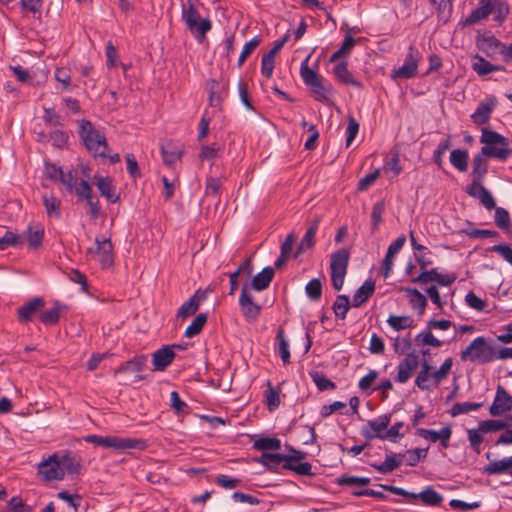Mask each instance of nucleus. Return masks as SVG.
<instances>
[{"label": "nucleus", "instance_id": "nucleus-56", "mask_svg": "<svg viewBox=\"0 0 512 512\" xmlns=\"http://www.w3.org/2000/svg\"><path fill=\"white\" fill-rule=\"evenodd\" d=\"M308 87H310L311 92L314 94L315 99L320 102H325L328 97L327 95L331 92V87H326L322 83V77L312 82Z\"/></svg>", "mask_w": 512, "mask_h": 512}, {"label": "nucleus", "instance_id": "nucleus-1", "mask_svg": "<svg viewBox=\"0 0 512 512\" xmlns=\"http://www.w3.org/2000/svg\"><path fill=\"white\" fill-rule=\"evenodd\" d=\"M182 20L190 32H209L212 28L210 11L200 0L183 3Z\"/></svg>", "mask_w": 512, "mask_h": 512}, {"label": "nucleus", "instance_id": "nucleus-12", "mask_svg": "<svg viewBox=\"0 0 512 512\" xmlns=\"http://www.w3.org/2000/svg\"><path fill=\"white\" fill-rule=\"evenodd\" d=\"M248 284H243L239 297V307L244 319L248 322H254L260 315L261 306L253 301L252 295L248 291Z\"/></svg>", "mask_w": 512, "mask_h": 512}, {"label": "nucleus", "instance_id": "nucleus-11", "mask_svg": "<svg viewBox=\"0 0 512 512\" xmlns=\"http://www.w3.org/2000/svg\"><path fill=\"white\" fill-rule=\"evenodd\" d=\"M477 48L487 57L494 59L498 55H502L505 61L506 45L495 38L493 35L486 36L485 34H478L476 38Z\"/></svg>", "mask_w": 512, "mask_h": 512}, {"label": "nucleus", "instance_id": "nucleus-17", "mask_svg": "<svg viewBox=\"0 0 512 512\" xmlns=\"http://www.w3.org/2000/svg\"><path fill=\"white\" fill-rule=\"evenodd\" d=\"M511 410L512 395H510L503 386L498 385L494 401L489 408L490 415L496 417Z\"/></svg>", "mask_w": 512, "mask_h": 512}, {"label": "nucleus", "instance_id": "nucleus-62", "mask_svg": "<svg viewBox=\"0 0 512 512\" xmlns=\"http://www.w3.org/2000/svg\"><path fill=\"white\" fill-rule=\"evenodd\" d=\"M468 441L470 443L471 448L477 454L481 452V444L484 441L483 432L477 429H469L467 431Z\"/></svg>", "mask_w": 512, "mask_h": 512}, {"label": "nucleus", "instance_id": "nucleus-49", "mask_svg": "<svg viewBox=\"0 0 512 512\" xmlns=\"http://www.w3.org/2000/svg\"><path fill=\"white\" fill-rule=\"evenodd\" d=\"M379 487H381L385 491H389L393 494L403 496L407 503L415 504L417 500L419 499L418 493L409 492L403 488L388 485V484H379Z\"/></svg>", "mask_w": 512, "mask_h": 512}, {"label": "nucleus", "instance_id": "nucleus-40", "mask_svg": "<svg viewBox=\"0 0 512 512\" xmlns=\"http://www.w3.org/2000/svg\"><path fill=\"white\" fill-rule=\"evenodd\" d=\"M469 154L467 150L454 149L450 153L451 164L460 172L467 171Z\"/></svg>", "mask_w": 512, "mask_h": 512}, {"label": "nucleus", "instance_id": "nucleus-33", "mask_svg": "<svg viewBox=\"0 0 512 512\" xmlns=\"http://www.w3.org/2000/svg\"><path fill=\"white\" fill-rule=\"evenodd\" d=\"M512 469V456L503 458L498 461H491L489 464L485 465L482 469V472L487 475H499L502 473H509V470Z\"/></svg>", "mask_w": 512, "mask_h": 512}, {"label": "nucleus", "instance_id": "nucleus-16", "mask_svg": "<svg viewBox=\"0 0 512 512\" xmlns=\"http://www.w3.org/2000/svg\"><path fill=\"white\" fill-rule=\"evenodd\" d=\"M46 305L42 297H34L17 309V319L22 324L31 322Z\"/></svg>", "mask_w": 512, "mask_h": 512}, {"label": "nucleus", "instance_id": "nucleus-44", "mask_svg": "<svg viewBox=\"0 0 512 512\" xmlns=\"http://www.w3.org/2000/svg\"><path fill=\"white\" fill-rule=\"evenodd\" d=\"M413 322H414L413 318L408 315H405V316L390 315L387 319V323L389 324V326L396 331L411 328L413 326Z\"/></svg>", "mask_w": 512, "mask_h": 512}, {"label": "nucleus", "instance_id": "nucleus-27", "mask_svg": "<svg viewBox=\"0 0 512 512\" xmlns=\"http://www.w3.org/2000/svg\"><path fill=\"white\" fill-rule=\"evenodd\" d=\"M334 75L338 81L345 85H351L357 88H362L363 84L359 80L355 79L352 73L348 70V64L346 61L338 63L333 69Z\"/></svg>", "mask_w": 512, "mask_h": 512}, {"label": "nucleus", "instance_id": "nucleus-22", "mask_svg": "<svg viewBox=\"0 0 512 512\" xmlns=\"http://www.w3.org/2000/svg\"><path fill=\"white\" fill-rule=\"evenodd\" d=\"M175 352L169 345L163 346L152 354L154 370L164 371L174 360Z\"/></svg>", "mask_w": 512, "mask_h": 512}, {"label": "nucleus", "instance_id": "nucleus-50", "mask_svg": "<svg viewBox=\"0 0 512 512\" xmlns=\"http://www.w3.org/2000/svg\"><path fill=\"white\" fill-rule=\"evenodd\" d=\"M309 375L319 391L334 390L336 388V384L319 371H310Z\"/></svg>", "mask_w": 512, "mask_h": 512}, {"label": "nucleus", "instance_id": "nucleus-41", "mask_svg": "<svg viewBox=\"0 0 512 512\" xmlns=\"http://www.w3.org/2000/svg\"><path fill=\"white\" fill-rule=\"evenodd\" d=\"M43 205L49 217H54L56 219L61 217V201L54 194L44 195Z\"/></svg>", "mask_w": 512, "mask_h": 512}, {"label": "nucleus", "instance_id": "nucleus-59", "mask_svg": "<svg viewBox=\"0 0 512 512\" xmlns=\"http://www.w3.org/2000/svg\"><path fill=\"white\" fill-rule=\"evenodd\" d=\"M301 126L303 128H307L310 133L309 138L306 140L304 147L306 150H314L317 145V140L319 138V131L314 124H309L306 120H302Z\"/></svg>", "mask_w": 512, "mask_h": 512}, {"label": "nucleus", "instance_id": "nucleus-20", "mask_svg": "<svg viewBox=\"0 0 512 512\" xmlns=\"http://www.w3.org/2000/svg\"><path fill=\"white\" fill-rule=\"evenodd\" d=\"M488 173V162L486 160V156L482 155L480 152L474 155L472 160V171L471 178L472 181L469 185H479L483 184V181Z\"/></svg>", "mask_w": 512, "mask_h": 512}, {"label": "nucleus", "instance_id": "nucleus-57", "mask_svg": "<svg viewBox=\"0 0 512 512\" xmlns=\"http://www.w3.org/2000/svg\"><path fill=\"white\" fill-rule=\"evenodd\" d=\"M495 210V224L502 230H509L511 228V219L509 212L503 207H496Z\"/></svg>", "mask_w": 512, "mask_h": 512}, {"label": "nucleus", "instance_id": "nucleus-35", "mask_svg": "<svg viewBox=\"0 0 512 512\" xmlns=\"http://www.w3.org/2000/svg\"><path fill=\"white\" fill-rule=\"evenodd\" d=\"M402 291L407 293L410 296V305L413 309L418 310V314L422 315L427 306L426 297L418 291L416 288L404 287L401 288Z\"/></svg>", "mask_w": 512, "mask_h": 512}, {"label": "nucleus", "instance_id": "nucleus-39", "mask_svg": "<svg viewBox=\"0 0 512 512\" xmlns=\"http://www.w3.org/2000/svg\"><path fill=\"white\" fill-rule=\"evenodd\" d=\"M401 465V460H397L396 453H390L385 456V460L380 464H371L381 474H388Z\"/></svg>", "mask_w": 512, "mask_h": 512}, {"label": "nucleus", "instance_id": "nucleus-53", "mask_svg": "<svg viewBox=\"0 0 512 512\" xmlns=\"http://www.w3.org/2000/svg\"><path fill=\"white\" fill-rule=\"evenodd\" d=\"M385 211V203L383 200L377 201L373 204L371 211V230L375 232L378 230L382 222V215Z\"/></svg>", "mask_w": 512, "mask_h": 512}, {"label": "nucleus", "instance_id": "nucleus-10", "mask_svg": "<svg viewBox=\"0 0 512 512\" xmlns=\"http://www.w3.org/2000/svg\"><path fill=\"white\" fill-rule=\"evenodd\" d=\"M38 474L47 482L64 479L63 467L61 466L58 453L50 455L39 463Z\"/></svg>", "mask_w": 512, "mask_h": 512}, {"label": "nucleus", "instance_id": "nucleus-37", "mask_svg": "<svg viewBox=\"0 0 512 512\" xmlns=\"http://www.w3.org/2000/svg\"><path fill=\"white\" fill-rule=\"evenodd\" d=\"M419 499L427 506L437 507L443 502V496L438 493L432 486L426 487L418 493Z\"/></svg>", "mask_w": 512, "mask_h": 512}, {"label": "nucleus", "instance_id": "nucleus-46", "mask_svg": "<svg viewBox=\"0 0 512 512\" xmlns=\"http://www.w3.org/2000/svg\"><path fill=\"white\" fill-rule=\"evenodd\" d=\"M282 469L292 471L300 476L312 477L315 475L312 471V465L309 462L286 463L282 465Z\"/></svg>", "mask_w": 512, "mask_h": 512}, {"label": "nucleus", "instance_id": "nucleus-55", "mask_svg": "<svg viewBox=\"0 0 512 512\" xmlns=\"http://www.w3.org/2000/svg\"><path fill=\"white\" fill-rule=\"evenodd\" d=\"M336 483L340 486H368L371 483L368 477L342 475L336 479Z\"/></svg>", "mask_w": 512, "mask_h": 512}, {"label": "nucleus", "instance_id": "nucleus-23", "mask_svg": "<svg viewBox=\"0 0 512 512\" xmlns=\"http://www.w3.org/2000/svg\"><path fill=\"white\" fill-rule=\"evenodd\" d=\"M494 107L495 101L492 99L480 102L475 112L471 115L473 123L478 126L487 124L490 121Z\"/></svg>", "mask_w": 512, "mask_h": 512}, {"label": "nucleus", "instance_id": "nucleus-48", "mask_svg": "<svg viewBox=\"0 0 512 512\" xmlns=\"http://www.w3.org/2000/svg\"><path fill=\"white\" fill-rule=\"evenodd\" d=\"M280 389L273 387L270 381L267 382V390L265 392L266 404L269 411L277 409L280 405Z\"/></svg>", "mask_w": 512, "mask_h": 512}, {"label": "nucleus", "instance_id": "nucleus-15", "mask_svg": "<svg viewBox=\"0 0 512 512\" xmlns=\"http://www.w3.org/2000/svg\"><path fill=\"white\" fill-rule=\"evenodd\" d=\"M419 364L418 355L415 352H409L399 362L394 380L398 383H406L412 377Z\"/></svg>", "mask_w": 512, "mask_h": 512}, {"label": "nucleus", "instance_id": "nucleus-58", "mask_svg": "<svg viewBox=\"0 0 512 512\" xmlns=\"http://www.w3.org/2000/svg\"><path fill=\"white\" fill-rule=\"evenodd\" d=\"M478 428L483 433L495 432L505 430L508 428V423L501 420H483L479 423Z\"/></svg>", "mask_w": 512, "mask_h": 512}, {"label": "nucleus", "instance_id": "nucleus-9", "mask_svg": "<svg viewBox=\"0 0 512 512\" xmlns=\"http://www.w3.org/2000/svg\"><path fill=\"white\" fill-rule=\"evenodd\" d=\"M78 200H85L88 205L87 214L93 220L101 216V205L97 196L93 195L92 188L87 180H81L76 189Z\"/></svg>", "mask_w": 512, "mask_h": 512}, {"label": "nucleus", "instance_id": "nucleus-64", "mask_svg": "<svg viewBox=\"0 0 512 512\" xmlns=\"http://www.w3.org/2000/svg\"><path fill=\"white\" fill-rule=\"evenodd\" d=\"M69 192L74 191L76 193V189L78 186V177L77 172L73 169L69 170L68 172H62L61 178L59 180Z\"/></svg>", "mask_w": 512, "mask_h": 512}, {"label": "nucleus", "instance_id": "nucleus-28", "mask_svg": "<svg viewBox=\"0 0 512 512\" xmlns=\"http://www.w3.org/2000/svg\"><path fill=\"white\" fill-rule=\"evenodd\" d=\"M268 471L279 473V465L286 464V455L280 453L263 452L257 459Z\"/></svg>", "mask_w": 512, "mask_h": 512}, {"label": "nucleus", "instance_id": "nucleus-8", "mask_svg": "<svg viewBox=\"0 0 512 512\" xmlns=\"http://www.w3.org/2000/svg\"><path fill=\"white\" fill-rule=\"evenodd\" d=\"M95 248H88L89 254L97 257L102 268L107 269L114 264V246L110 238L96 236Z\"/></svg>", "mask_w": 512, "mask_h": 512}, {"label": "nucleus", "instance_id": "nucleus-52", "mask_svg": "<svg viewBox=\"0 0 512 512\" xmlns=\"http://www.w3.org/2000/svg\"><path fill=\"white\" fill-rule=\"evenodd\" d=\"M307 297L311 301H319L322 296V283L319 278L311 279L305 287Z\"/></svg>", "mask_w": 512, "mask_h": 512}, {"label": "nucleus", "instance_id": "nucleus-18", "mask_svg": "<svg viewBox=\"0 0 512 512\" xmlns=\"http://www.w3.org/2000/svg\"><path fill=\"white\" fill-rule=\"evenodd\" d=\"M415 434L430 442L440 441V445L446 449L449 447V440L452 435V428L450 425L444 426L440 431L425 428H417Z\"/></svg>", "mask_w": 512, "mask_h": 512}, {"label": "nucleus", "instance_id": "nucleus-42", "mask_svg": "<svg viewBox=\"0 0 512 512\" xmlns=\"http://www.w3.org/2000/svg\"><path fill=\"white\" fill-rule=\"evenodd\" d=\"M352 303L347 295H338L332 305L335 316L341 320L346 318L347 312Z\"/></svg>", "mask_w": 512, "mask_h": 512}, {"label": "nucleus", "instance_id": "nucleus-38", "mask_svg": "<svg viewBox=\"0 0 512 512\" xmlns=\"http://www.w3.org/2000/svg\"><path fill=\"white\" fill-rule=\"evenodd\" d=\"M26 237L24 234L19 235L12 231H6L0 238V250H6L9 247L20 248L24 245Z\"/></svg>", "mask_w": 512, "mask_h": 512}, {"label": "nucleus", "instance_id": "nucleus-45", "mask_svg": "<svg viewBox=\"0 0 512 512\" xmlns=\"http://www.w3.org/2000/svg\"><path fill=\"white\" fill-rule=\"evenodd\" d=\"M253 448L259 451L279 450L281 441L277 437H261L254 442Z\"/></svg>", "mask_w": 512, "mask_h": 512}, {"label": "nucleus", "instance_id": "nucleus-13", "mask_svg": "<svg viewBox=\"0 0 512 512\" xmlns=\"http://www.w3.org/2000/svg\"><path fill=\"white\" fill-rule=\"evenodd\" d=\"M419 51L412 45L409 46L404 64L394 72V77L410 79L417 74L418 62L420 60Z\"/></svg>", "mask_w": 512, "mask_h": 512}, {"label": "nucleus", "instance_id": "nucleus-3", "mask_svg": "<svg viewBox=\"0 0 512 512\" xmlns=\"http://www.w3.org/2000/svg\"><path fill=\"white\" fill-rule=\"evenodd\" d=\"M78 134L86 149L94 157H108V143L106 138L94 127L91 121L85 119L79 121Z\"/></svg>", "mask_w": 512, "mask_h": 512}, {"label": "nucleus", "instance_id": "nucleus-32", "mask_svg": "<svg viewBox=\"0 0 512 512\" xmlns=\"http://www.w3.org/2000/svg\"><path fill=\"white\" fill-rule=\"evenodd\" d=\"M318 230V221H315L311 224V226L306 230L304 236L302 237L300 243L298 244L294 257L297 258L304 251L311 249L315 244V236Z\"/></svg>", "mask_w": 512, "mask_h": 512}, {"label": "nucleus", "instance_id": "nucleus-63", "mask_svg": "<svg viewBox=\"0 0 512 512\" xmlns=\"http://www.w3.org/2000/svg\"><path fill=\"white\" fill-rule=\"evenodd\" d=\"M415 342L417 345H429L433 347H440L442 345V342L434 337V335L431 332V329H428V331H422L415 337Z\"/></svg>", "mask_w": 512, "mask_h": 512}, {"label": "nucleus", "instance_id": "nucleus-34", "mask_svg": "<svg viewBox=\"0 0 512 512\" xmlns=\"http://www.w3.org/2000/svg\"><path fill=\"white\" fill-rule=\"evenodd\" d=\"M473 58L477 61L472 64V69L479 76H485L494 71H505L504 66L493 65L488 60H486L484 57H482L478 54H476Z\"/></svg>", "mask_w": 512, "mask_h": 512}, {"label": "nucleus", "instance_id": "nucleus-61", "mask_svg": "<svg viewBox=\"0 0 512 512\" xmlns=\"http://www.w3.org/2000/svg\"><path fill=\"white\" fill-rule=\"evenodd\" d=\"M199 309L198 302L194 299L193 296L189 298L188 301L184 302L181 307L177 311V317L181 319H185L188 316H191L197 312Z\"/></svg>", "mask_w": 512, "mask_h": 512}, {"label": "nucleus", "instance_id": "nucleus-54", "mask_svg": "<svg viewBox=\"0 0 512 512\" xmlns=\"http://www.w3.org/2000/svg\"><path fill=\"white\" fill-rule=\"evenodd\" d=\"M482 407V403H476V402H458L455 403L451 410L450 414L453 417H456L460 414H467L471 411L478 410Z\"/></svg>", "mask_w": 512, "mask_h": 512}, {"label": "nucleus", "instance_id": "nucleus-60", "mask_svg": "<svg viewBox=\"0 0 512 512\" xmlns=\"http://www.w3.org/2000/svg\"><path fill=\"white\" fill-rule=\"evenodd\" d=\"M309 56L301 63L300 74L303 82L309 86L312 82H315L321 76L308 66Z\"/></svg>", "mask_w": 512, "mask_h": 512}, {"label": "nucleus", "instance_id": "nucleus-6", "mask_svg": "<svg viewBox=\"0 0 512 512\" xmlns=\"http://www.w3.org/2000/svg\"><path fill=\"white\" fill-rule=\"evenodd\" d=\"M462 361L476 364H486L496 359V351L483 336L476 337L465 350L461 352Z\"/></svg>", "mask_w": 512, "mask_h": 512}, {"label": "nucleus", "instance_id": "nucleus-5", "mask_svg": "<svg viewBox=\"0 0 512 512\" xmlns=\"http://www.w3.org/2000/svg\"><path fill=\"white\" fill-rule=\"evenodd\" d=\"M453 359L448 357L441 364L440 368L432 372V366L428 359L423 358L420 362V371L415 378V385L422 391H428L431 389L430 380L437 386L443 380H445L452 368Z\"/></svg>", "mask_w": 512, "mask_h": 512}, {"label": "nucleus", "instance_id": "nucleus-14", "mask_svg": "<svg viewBox=\"0 0 512 512\" xmlns=\"http://www.w3.org/2000/svg\"><path fill=\"white\" fill-rule=\"evenodd\" d=\"M390 421L391 414H383L377 419L369 420L367 426L370 429L363 427L361 433L366 439L369 440L374 438L385 440V432L390 424Z\"/></svg>", "mask_w": 512, "mask_h": 512}, {"label": "nucleus", "instance_id": "nucleus-51", "mask_svg": "<svg viewBox=\"0 0 512 512\" xmlns=\"http://www.w3.org/2000/svg\"><path fill=\"white\" fill-rule=\"evenodd\" d=\"M276 339L279 344V356L281 357L283 364L287 365L290 363V351L288 341L285 339L284 330L282 328L278 330Z\"/></svg>", "mask_w": 512, "mask_h": 512}, {"label": "nucleus", "instance_id": "nucleus-31", "mask_svg": "<svg viewBox=\"0 0 512 512\" xmlns=\"http://www.w3.org/2000/svg\"><path fill=\"white\" fill-rule=\"evenodd\" d=\"M480 6L473 9L465 19V24H474L482 19L487 18L493 10V4L490 0H479Z\"/></svg>", "mask_w": 512, "mask_h": 512}, {"label": "nucleus", "instance_id": "nucleus-19", "mask_svg": "<svg viewBox=\"0 0 512 512\" xmlns=\"http://www.w3.org/2000/svg\"><path fill=\"white\" fill-rule=\"evenodd\" d=\"M465 192L473 197L479 199L481 204L487 209L492 210L496 208V202L488 189H486L483 184L477 185H467L465 188Z\"/></svg>", "mask_w": 512, "mask_h": 512}, {"label": "nucleus", "instance_id": "nucleus-36", "mask_svg": "<svg viewBox=\"0 0 512 512\" xmlns=\"http://www.w3.org/2000/svg\"><path fill=\"white\" fill-rule=\"evenodd\" d=\"M61 466L63 467L64 474H79L81 470V460L76 456L72 455L71 452H66L60 456Z\"/></svg>", "mask_w": 512, "mask_h": 512}, {"label": "nucleus", "instance_id": "nucleus-47", "mask_svg": "<svg viewBox=\"0 0 512 512\" xmlns=\"http://www.w3.org/2000/svg\"><path fill=\"white\" fill-rule=\"evenodd\" d=\"M55 80L62 85L63 91H71V70L68 67H58L54 73Z\"/></svg>", "mask_w": 512, "mask_h": 512}, {"label": "nucleus", "instance_id": "nucleus-24", "mask_svg": "<svg viewBox=\"0 0 512 512\" xmlns=\"http://www.w3.org/2000/svg\"><path fill=\"white\" fill-rule=\"evenodd\" d=\"M94 179L101 196L105 197L110 203L119 201L120 196L116 193V189L110 177L95 176Z\"/></svg>", "mask_w": 512, "mask_h": 512}, {"label": "nucleus", "instance_id": "nucleus-29", "mask_svg": "<svg viewBox=\"0 0 512 512\" xmlns=\"http://www.w3.org/2000/svg\"><path fill=\"white\" fill-rule=\"evenodd\" d=\"M147 364L146 355H136L132 359L122 363L117 369L116 373H140L144 370Z\"/></svg>", "mask_w": 512, "mask_h": 512}, {"label": "nucleus", "instance_id": "nucleus-7", "mask_svg": "<svg viewBox=\"0 0 512 512\" xmlns=\"http://www.w3.org/2000/svg\"><path fill=\"white\" fill-rule=\"evenodd\" d=\"M349 259L350 252L346 248L339 249L331 255V282L333 288L337 291H340L343 287Z\"/></svg>", "mask_w": 512, "mask_h": 512}, {"label": "nucleus", "instance_id": "nucleus-21", "mask_svg": "<svg viewBox=\"0 0 512 512\" xmlns=\"http://www.w3.org/2000/svg\"><path fill=\"white\" fill-rule=\"evenodd\" d=\"M160 151L163 162L168 166L175 164L183 155L182 145L172 140L161 143Z\"/></svg>", "mask_w": 512, "mask_h": 512}, {"label": "nucleus", "instance_id": "nucleus-43", "mask_svg": "<svg viewBox=\"0 0 512 512\" xmlns=\"http://www.w3.org/2000/svg\"><path fill=\"white\" fill-rule=\"evenodd\" d=\"M208 316L206 313H199L192 323L186 328L185 336L188 338H193L201 333L207 322Z\"/></svg>", "mask_w": 512, "mask_h": 512}, {"label": "nucleus", "instance_id": "nucleus-2", "mask_svg": "<svg viewBox=\"0 0 512 512\" xmlns=\"http://www.w3.org/2000/svg\"><path fill=\"white\" fill-rule=\"evenodd\" d=\"M480 142L485 144V146L481 148L480 153L486 157L506 161L512 155L508 138L498 132L483 128Z\"/></svg>", "mask_w": 512, "mask_h": 512}, {"label": "nucleus", "instance_id": "nucleus-4", "mask_svg": "<svg viewBox=\"0 0 512 512\" xmlns=\"http://www.w3.org/2000/svg\"><path fill=\"white\" fill-rule=\"evenodd\" d=\"M87 443L101 446L104 448H112L119 452H126L128 450L143 451L147 448V442L139 438L131 437H118V436H100V435H87L84 437Z\"/></svg>", "mask_w": 512, "mask_h": 512}, {"label": "nucleus", "instance_id": "nucleus-30", "mask_svg": "<svg viewBox=\"0 0 512 512\" xmlns=\"http://www.w3.org/2000/svg\"><path fill=\"white\" fill-rule=\"evenodd\" d=\"M374 291L375 282L371 279L366 280L353 295L352 306L360 307L373 295Z\"/></svg>", "mask_w": 512, "mask_h": 512}, {"label": "nucleus", "instance_id": "nucleus-26", "mask_svg": "<svg viewBox=\"0 0 512 512\" xmlns=\"http://www.w3.org/2000/svg\"><path fill=\"white\" fill-rule=\"evenodd\" d=\"M274 275L275 271L273 267L267 266L263 268L261 272L252 278L250 288L258 292L267 289L270 286Z\"/></svg>", "mask_w": 512, "mask_h": 512}, {"label": "nucleus", "instance_id": "nucleus-25", "mask_svg": "<svg viewBox=\"0 0 512 512\" xmlns=\"http://www.w3.org/2000/svg\"><path fill=\"white\" fill-rule=\"evenodd\" d=\"M67 306L60 301H55L53 307L39 314V321L45 326L58 324L61 313L67 310Z\"/></svg>", "mask_w": 512, "mask_h": 512}]
</instances>
